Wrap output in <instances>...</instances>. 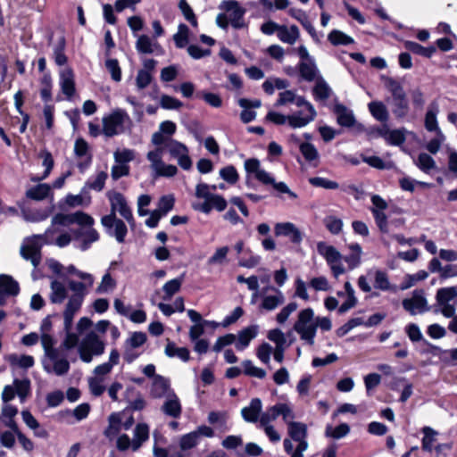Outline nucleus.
<instances>
[{"instance_id": "f257e3e1", "label": "nucleus", "mask_w": 457, "mask_h": 457, "mask_svg": "<svg viewBox=\"0 0 457 457\" xmlns=\"http://www.w3.org/2000/svg\"><path fill=\"white\" fill-rule=\"evenodd\" d=\"M68 287L72 291L62 313L63 329L66 337L62 343V347L66 350L74 348L79 343V337L71 332L75 314L80 310L85 298V285L75 280H69Z\"/></svg>"}, {"instance_id": "f03ea898", "label": "nucleus", "mask_w": 457, "mask_h": 457, "mask_svg": "<svg viewBox=\"0 0 457 457\" xmlns=\"http://www.w3.org/2000/svg\"><path fill=\"white\" fill-rule=\"evenodd\" d=\"M348 249L351 253L343 257L333 245H328L325 242L317 244L318 253L325 258L335 278H338L345 272L343 260L347 263L349 270L357 268L361 262L362 250L361 245L358 243L350 244Z\"/></svg>"}, {"instance_id": "7ed1b4c3", "label": "nucleus", "mask_w": 457, "mask_h": 457, "mask_svg": "<svg viewBox=\"0 0 457 457\" xmlns=\"http://www.w3.org/2000/svg\"><path fill=\"white\" fill-rule=\"evenodd\" d=\"M283 420L287 424L288 437L283 441L284 450L290 457H303V453L308 449L307 426L302 422H295V415L292 408L284 411Z\"/></svg>"}, {"instance_id": "20e7f679", "label": "nucleus", "mask_w": 457, "mask_h": 457, "mask_svg": "<svg viewBox=\"0 0 457 457\" xmlns=\"http://www.w3.org/2000/svg\"><path fill=\"white\" fill-rule=\"evenodd\" d=\"M216 191V185H208L206 183H199L195 187V196L204 199L203 203L193 204V208L203 213L208 214L212 209L222 212L227 207V201L220 195L212 194Z\"/></svg>"}, {"instance_id": "39448f33", "label": "nucleus", "mask_w": 457, "mask_h": 457, "mask_svg": "<svg viewBox=\"0 0 457 457\" xmlns=\"http://www.w3.org/2000/svg\"><path fill=\"white\" fill-rule=\"evenodd\" d=\"M245 170L247 173L253 174L255 179L263 185H270L279 193L287 194L291 198L295 199L297 195L291 191L284 182H276L275 179L261 168L260 161L256 158L247 159L245 162Z\"/></svg>"}, {"instance_id": "423d86ee", "label": "nucleus", "mask_w": 457, "mask_h": 457, "mask_svg": "<svg viewBox=\"0 0 457 457\" xmlns=\"http://www.w3.org/2000/svg\"><path fill=\"white\" fill-rule=\"evenodd\" d=\"M102 122L103 134L106 137H112L125 133L126 129H129L132 123L128 112L120 108L113 110L110 114L104 116Z\"/></svg>"}, {"instance_id": "0eeeda50", "label": "nucleus", "mask_w": 457, "mask_h": 457, "mask_svg": "<svg viewBox=\"0 0 457 457\" xmlns=\"http://www.w3.org/2000/svg\"><path fill=\"white\" fill-rule=\"evenodd\" d=\"M294 330L308 345H314L316 336L315 316L312 308H306L299 312L297 320L294 324Z\"/></svg>"}, {"instance_id": "6e6552de", "label": "nucleus", "mask_w": 457, "mask_h": 457, "mask_svg": "<svg viewBox=\"0 0 457 457\" xmlns=\"http://www.w3.org/2000/svg\"><path fill=\"white\" fill-rule=\"evenodd\" d=\"M288 409V404L285 403H278L274 406L268 409L261 416L260 428L264 429L266 436L271 442H278L280 440V435L277 432L270 422L275 420L278 417L283 418L284 411Z\"/></svg>"}, {"instance_id": "1a4fd4ad", "label": "nucleus", "mask_w": 457, "mask_h": 457, "mask_svg": "<svg viewBox=\"0 0 457 457\" xmlns=\"http://www.w3.org/2000/svg\"><path fill=\"white\" fill-rule=\"evenodd\" d=\"M104 343L93 331L86 335L79 346V354L84 362L89 363L94 356H99L104 352Z\"/></svg>"}, {"instance_id": "9d476101", "label": "nucleus", "mask_w": 457, "mask_h": 457, "mask_svg": "<svg viewBox=\"0 0 457 457\" xmlns=\"http://www.w3.org/2000/svg\"><path fill=\"white\" fill-rule=\"evenodd\" d=\"M163 148L149 151L146 158L154 177L172 178L178 173V168L173 164H166L162 161Z\"/></svg>"}, {"instance_id": "9b49d317", "label": "nucleus", "mask_w": 457, "mask_h": 457, "mask_svg": "<svg viewBox=\"0 0 457 457\" xmlns=\"http://www.w3.org/2000/svg\"><path fill=\"white\" fill-rule=\"evenodd\" d=\"M163 153L166 151L170 158L177 160L178 164L185 170L192 167V160L189 157V151L186 145L172 139L162 144Z\"/></svg>"}, {"instance_id": "f8f14e48", "label": "nucleus", "mask_w": 457, "mask_h": 457, "mask_svg": "<svg viewBox=\"0 0 457 457\" xmlns=\"http://www.w3.org/2000/svg\"><path fill=\"white\" fill-rule=\"evenodd\" d=\"M300 108L297 112L289 114V126L292 129H300L313 121L317 116L314 106L304 100V104L297 105Z\"/></svg>"}, {"instance_id": "ddd939ff", "label": "nucleus", "mask_w": 457, "mask_h": 457, "mask_svg": "<svg viewBox=\"0 0 457 457\" xmlns=\"http://www.w3.org/2000/svg\"><path fill=\"white\" fill-rule=\"evenodd\" d=\"M107 196L111 204V213L109 215L116 216V212H119L129 226L134 228L135 220L123 195L119 192H109Z\"/></svg>"}, {"instance_id": "4468645a", "label": "nucleus", "mask_w": 457, "mask_h": 457, "mask_svg": "<svg viewBox=\"0 0 457 457\" xmlns=\"http://www.w3.org/2000/svg\"><path fill=\"white\" fill-rule=\"evenodd\" d=\"M220 9L228 12L230 24L234 29H242L245 26L244 15L245 10L239 5L236 0H225L220 4Z\"/></svg>"}, {"instance_id": "2eb2a0df", "label": "nucleus", "mask_w": 457, "mask_h": 457, "mask_svg": "<svg viewBox=\"0 0 457 457\" xmlns=\"http://www.w3.org/2000/svg\"><path fill=\"white\" fill-rule=\"evenodd\" d=\"M403 307L411 315L423 313L429 311L428 301L425 297V292L422 289H416L412 292L411 298L403 300Z\"/></svg>"}, {"instance_id": "dca6fc26", "label": "nucleus", "mask_w": 457, "mask_h": 457, "mask_svg": "<svg viewBox=\"0 0 457 457\" xmlns=\"http://www.w3.org/2000/svg\"><path fill=\"white\" fill-rule=\"evenodd\" d=\"M101 224L107 229V233L113 236L119 243L125 241L128 228L123 220L113 215H104L101 219Z\"/></svg>"}, {"instance_id": "f3484780", "label": "nucleus", "mask_w": 457, "mask_h": 457, "mask_svg": "<svg viewBox=\"0 0 457 457\" xmlns=\"http://www.w3.org/2000/svg\"><path fill=\"white\" fill-rule=\"evenodd\" d=\"M29 392L30 381L29 379H14L12 385L4 386L2 400H12L14 397L24 400L29 396Z\"/></svg>"}, {"instance_id": "a211bd4d", "label": "nucleus", "mask_w": 457, "mask_h": 457, "mask_svg": "<svg viewBox=\"0 0 457 457\" xmlns=\"http://www.w3.org/2000/svg\"><path fill=\"white\" fill-rule=\"evenodd\" d=\"M262 295V301L260 304V308L268 312L277 309L285 302V296L282 291L274 287L263 288Z\"/></svg>"}, {"instance_id": "6ab92c4d", "label": "nucleus", "mask_w": 457, "mask_h": 457, "mask_svg": "<svg viewBox=\"0 0 457 457\" xmlns=\"http://www.w3.org/2000/svg\"><path fill=\"white\" fill-rule=\"evenodd\" d=\"M177 129L176 124L171 120H165L160 123L159 130L152 135L151 142L156 148H162V144L172 140V135Z\"/></svg>"}, {"instance_id": "aec40b11", "label": "nucleus", "mask_w": 457, "mask_h": 457, "mask_svg": "<svg viewBox=\"0 0 457 457\" xmlns=\"http://www.w3.org/2000/svg\"><path fill=\"white\" fill-rule=\"evenodd\" d=\"M34 238L28 239L21 246V255L23 259L29 261L32 265L37 268L41 262V245Z\"/></svg>"}, {"instance_id": "412c9836", "label": "nucleus", "mask_w": 457, "mask_h": 457, "mask_svg": "<svg viewBox=\"0 0 457 457\" xmlns=\"http://www.w3.org/2000/svg\"><path fill=\"white\" fill-rule=\"evenodd\" d=\"M152 393L156 398H164V400H177V397L170 388V381L157 375L154 378Z\"/></svg>"}, {"instance_id": "4be33fe9", "label": "nucleus", "mask_w": 457, "mask_h": 457, "mask_svg": "<svg viewBox=\"0 0 457 457\" xmlns=\"http://www.w3.org/2000/svg\"><path fill=\"white\" fill-rule=\"evenodd\" d=\"M274 233L277 237H287L294 244H300L303 240V234L292 222H278L274 227Z\"/></svg>"}, {"instance_id": "5701e85b", "label": "nucleus", "mask_w": 457, "mask_h": 457, "mask_svg": "<svg viewBox=\"0 0 457 457\" xmlns=\"http://www.w3.org/2000/svg\"><path fill=\"white\" fill-rule=\"evenodd\" d=\"M74 154L76 157H85V160L78 161L77 163L78 169L83 173L92 163V154L85 139L78 138L75 141Z\"/></svg>"}, {"instance_id": "b1692460", "label": "nucleus", "mask_w": 457, "mask_h": 457, "mask_svg": "<svg viewBox=\"0 0 457 457\" xmlns=\"http://www.w3.org/2000/svg\"><path fill=\"white\" fill-rule=\"evenodd\" d=\"M240 107L244 110L240 113V119L244 123H249L255 120L256 112L252 108H259L262 105V102L259 99L249 100L246 98H240L237 101Z\"/></svg>"}, {"instance_id": "393cba45", "label": "nucleus", "mask_w": 457, "mask_h": 457, "mask_svg": "<svg viewBox=\"0 0 457 457\" xmlns=\"http://www.w3.org/2000/svg\"><path fill=\"white\" fill-rule=\"evenodd\" d=\"M385 88L391 94L392 101L403 97L406 95L403 84L397 79L386 75L381 76Z\"/></svg>"}, {"instance_id": "a878e982", "label": "nucleus", "mask_w": 457, "mask_h": 457, "mask_svg": "<svg viewBox=\"0 0 457 457\" xmlns=\"http://www.w3.org/2000/svg\"><path fill=\"white\" fill-rule=\"evenodd\" d=\"M259 327L257 325L249 326L238 333V340L236 343V348L239 351L246 348L251 340L255 338L258 334Z\"/></svg>"}, {"instance_id": "bb28decb", "label": "nucleus", "mask_w": 457, "mask_h": 457, "mask_svg": "<svg viewBox=\"0 0 457 457\" xmlns=\"http://www.w3.org/2000/svg\"><path fill=\"white\" fill-rule=\"evenodd\" d=\"M242 417L246 422H260L262 412V402H251L250 405L241 411Z\"/></svg>"}, {"instance_id": "cd10ccee", "label": "nucleus", "mask_w": 457, "mask_h": 457, "mask_svg": "<svg viewBox=\"0 0 457 457\" xmlns=\"http://www.w3.org/2000/svg\"><path fill=\"white\" fill-rule=\"evenodd\" d=\"M18 410L16 407L10 404H4L2 408V414L0 417V425H4V427L17 430L18 425L14 420V417L17 415Z\"/></svg>"}, {"instance_id": "c85d7f7f", "label": "nucleus", "mask_w": 457, "mask_h": 457, "mask_svg": "<svg viewBox=\"0 0 457 457\" xmlns=\"http://www.w3.org/2000/svg\"><path fill=\"white\" fill-rule=\"evenodd\" d=\"M60 85L62 93L68 97H71L75 93L74 75L71 70L65 69L60 75Z\"/></svg>"}, {"instance_id": "c756f323", "label": "nucleus", "mask_w": 457, "mask_h": 457, "mask_svg": "<svg viewBox=\"0 0 457 457\" xmlns=\"http://www.w3.org/2000/svg\"><path fill=\"white\" fill-rule=\"evenodd\" d=\"M300 37V31L296 25L287 27L281 25L278 32V37L283 43L294 45Z\"/></svg>"}, {"instance_id": "7c9ffc66", "label": "nucleus", "mask_w": 457, "mask_h": 457, "mask_svg": "<svg viewBox=\"0 0 457 457\" xmlns=\"http://www.w3.org/2000/svg\"><path fill=\"white\" fill-rule=\"evenodd\" d=\"M334 112L337 115V123L343 127H352L355 122L353 112L343 104H336Z\"/></svg>"}, {"instance_id": "2f4dec72", "label": "nucleus", "mask_w": 457, "mask_h": 457, "mask_svg": "<svg viewBox=\"0 0 457 457\" xmlns=\"http://www.w3.org/2000/svg\"><path fill=\"white\" fill-rule=\"evenodd\" d=\"M136 49L141 54H153L156 50H162L161 46L153 41L148 36L141 35L136 42Z\"/></svg>"}, {"instance_id": "473e14b6", "label": "nucleus", "mask_w": 457, "mask_h": 457, "mask_svg": "<svg viewBox=\"0 0 457 457\" xmlns=\"http://www.w3.org/2000/svg\"><path fill=\"white\" fill-rule=\"evenodd\" d=\"M65 202L68 206L72 208L83 205L87 206L91 203V196L87 191V187H84L79 195H68Z\"/></svg>"}, {"instance_id": "72a5a7b5", "label": "nucleus", "mask_w": 457, "mask_h": 457, "mask_svg": "<svg viewBox=\"0 0 457 457\" xmlns=\"http://www.w3.org/2000/svg\"><path fill=\"white\" fill-rule=\"evenodd\" d=\"M50 301L53 303H62L67 297V288L63 283L54 279L50 285Z\"/></svg>"}, {"instance_id": "f704fd0d", "label": "nucleus", "mask_w": 457, "mask_h": 457, "mask_svg": "<svg viewBox=\"0 0 457 457\" xmlns=\"http://www.w3.org/2000/svg\"><path fill=\"white\" fill-rule=\"evenodd\" d=\"M368 108L371 115L378 121L386 122L389 113L386 104L381 101H372L369 103Z\"/></svg>"}, {"instance_id": "c9c22d12", "label": "nucleus", "mask_w": 457, "mask_h": 457, "mask_svg": "<svg viewBox=\"0 0 457 457\" xmlns=\"http://www.w3.org/2000/svg\"><path fill=\"white\" fill-rule=\"evenodd\" d=\"M299 150L306 162L312 163L314 167L318 165L320 154L312 144L307 142L300 143Z\"/></svg>"}, {"instance_id": "e433bc0d", "label": "nucleus", "mask_w": 457, "mask_h": 457, "mask_svg": "<svg viewBox=\"0 0 457 457\" xmlns=\"http://www.w3.org/2000/svg\"><path fill=\"white\" fill-rule=\"evenodd\" d=\"M0 291L5 295H17L20 292L19 283L9 275H0Z\"/></svg>"}, {"instance_id": "4c0bfd02", "label": "nucleus", "mask_w": 457, "mask_h": 457, "mask_svg": "<svg viewBox=\"0 0 457 457\" xmlns=\"http://www.w3.org/2000/svg\"><path fill=\"white\" fill-rule=\"evenodd\" d=\"M288 13L303 25V27L308 31L312 38H316L317 34L315 28L312 26V22L309 21L306 13L303 11L301 9L291 8L288 11Z\"/></svg>"}, {"instance_id": "58836bf2", "label": "nucleus", "mask_w": 457, "mask_h": 457, "mask_svg": "<svg viewBox=\"0 0 457 457\" xmlns=\"http://www.w3.org/2000/svg\"><path fill=\"white\" fill-rule=\"evenodd\" d=\"M438 105L436 103H432L425 115V128L428 131L438 132L441 130L438 127L436 115L438 113Z\"/></svg>"}, {"instance_id": "ea45409f", "label": "nucleus", "mask_w": 457, "mask_h": 457, "mask_svg": "<svg viewBox=\"0 0 457 457\" xmlns=\"http://www.w3.org/2000/svg\"><path fill=\"white\" fill-rule=\"evenodd\" d=\"M305 98L302 96H297L292 90H285L278 94V98L275 104V106H282L290 103L295 104V105H301L304 104Z\"/></svg>"}, {"instance_id": "a19ab883", "label": "nucleus", "mask_w": 457, "mask_h": 457, "mask_svg": "<svg viewBox=\"0 0 457 457\" xmlns=\"http://www.w3.org/2000/svg\"><path fill=\"white\" fill-rule=\"evenodd\" d=\"M71 224H73V213H57L52 218L51 227L46 230L45 236L49 237L50 235L54 234L56 232V229L54 228L56 225L67 227Z\"/></svg>"}, {"instance_id": "79ce46f5", "label": "nucleus", "mask_w": 457, "mask_h": 457, "mask_svg": "<svg viewBox=\"0 0 457 457\" xmlns=\"http://www.w3.org/2000/svg\"><path fill=\"white\" fill-rule=\"evenodd\" d=\"M410 111V104L407 96L392 101V112L398 120L404 119Z\"/></svg>"}, {"instance_id": "37998d69", "label": "nucleus", "mask_w": 457, "mask_h": 457, "mask_svg": "<svg viewBox=\"0 0 457 457\" xmlns=\"http://www.w3.org/2000/svg\"><path fill=\"white\" fill-rule=\"evenodd\" d=\"M312 92L314 98L317 101H326L331 95V88L322 78H319L312 89Z\"/></svg>"}, {"instance_id": "c03bdc74", "label": "nucleus", "mask_w": 457, "mask_h": 457, "mask_svg": "<svg viewBox=\"0 0 457 457\" xmlns=\"http://www.w3.org/2000/svg\"><path fill=\"white\" fill-rule=\"evenodd\" d=\"M183 281L184 275H181L179 278H173L166 282L162 287V291L164 293L162 298L164 300H170L176 293H178L180 290Z\"/></svg>"}, {"instance_id": "a18cd8bd", "label": "nucleus", "mask_w": 457, "mask_h": 457, "mask_svg": "<svg viewBox=\"0 0 457 457\" xmlns=\"http://www.w3.org/2000/svg\"><path fill=\"white\" fill-rule=\"evenodd\" d=\"M51 191V187L47 184H38L27 190L26 196L29 199L41 201L47 197Z\"/></svg>"}, {"instance_id": "49530a36", "label": "nucleus", "mask_w": 457, "mask_h": 457, "mask_svg": "<svg viewBox=\"0 0 457 457\" xmlns=\"http://www.w3.org/2000/svg\"><path fill=\"white\" fill-rule=\"evenodd\" d=\"M299 72L301 77L306 81H312L317 75V68L313 60L308 62H300Z\"/></svg>"}, {"instance_id": "de8ad7c7", "label": "nucleus", "mask_w": 457, "mask_h": 457, "mask_svg": "<svg viewBox=\"0 0 457 457\" xmlns=\"http://www.w3.org/2000/svg\"><path fill=\"white\" fill-rule=\"evenodd\" d=\"M165 354L170 357H178L183 361L189 360V351L186 347H177L173 342L169 341L165 347Z\"/></svg>"}, {"instance_id": "09e8293b", "label": "nucleus", "mask_w": 457, "mask_h": 457, "mask_svg": "<svg viewBox=\"0 0 457 457\" xmlns=\"http://www.w3.org/2000/svg\"><path fill=\"white\" fill-rule=\"evenodd\" d=\"M404 46L409 51L412 52L413 54L430 58L436 51L435 46H428L424 47L421 45L413 42V41H406L404 43Z\"/></svg>"}, {"instance_id": "8fccbe9b", "label": "nucleus", "mask_w": 457, "mask_h": 457, "mask_svg": "<svg viewBox=\"0 0 457 457\" xmlns=\"http://www.w3.org/2000/svg\"><path fill=\"white\" fill-rule=\"evenodd\" d=\"M457 296V287H442L437 290L436 299L437 304H447Z\"/></svg>"}, {"instance_id": "3c124183", "label": "nucleus", "mask_w": 457, "mask_h": 457, "mask_svg": "<svg viewBox=\"0 0 457 457\" xmlns=\"http://www.w3.org/2000/svg\"><path fill=\"white\" fill-rule=\"evenodd\" d=\"M422 433L424 434L422 438V449L430 453L432 452L433 444L436 442L438 433L430 427H424Z\"/></svg>"}, {"instance_id": "603ef678", "label": "nucleus", "mask_w": 457, "mask_h": 457, "mask_svg": "<svg viewBox=\"0 0 457 457\" xmlns=\"http://www.w3.org/2000/svg\"><path fill=\"white\" fill-rule=\"evenodd\" d=\"M8 361L11 365L22 369H29L34 365V359L30 355L10 354Z\"/></svg>"}, {"instance_id": "864d4df0", "label": "nucleus", "mask_w": 457, "mask_h": 457, "mask_svg": "<svg viewBox=\"0 0 457 457\" xmlns=\"http://www.w3.org/2000/svg\"><path fill=\"white\" fill-rule=\"evenodd\" d=\"M415 164L426 173H429L431 170L436 168L435 160L428 154L421 153L419 154L418 159L415 161Z\"/></svg>"}, {"instance_id": "5fc2aeb1", "label": "nucleus", "mask_w": 457, "mask_h": 457, "mask_svg": "<svg viewBox=\"0 0 457 457\" xmlns=\"http://www.w3.org/2000/svg\"><path fill=\"white\" fill-rule=\"evenodd\" d=\"M53 362L54 372L58 376L66 374L70 370V363L66 358H59L58 353L48 357Z\"/></svg>"}, {"instance_id": "6e6d98bb", "label": "nucleus", "mask_w": 457, "mask_h": 457, "mask_svg": "<svg viewBox=\"0 0 457 457\" xmlns=\"http://www.w3.org/2000/svg\"><path fill=\"white\" fill-rule=\"evenodd\" d=\"M374 287L382 291L393 289L391 287L387 274L380 270L374 272Z\"/></svg>"}, {"instance_id": "4d7b16f0", "label": "nucleus", "mask_w": 457, "mask_h": 457, "mask_svg": "<svg viewBox=\"0 0 457 457\" xmlns=\"http://www.w3.org/2000/svg\"><path fill=\"white\" fill-rule=\"evenodd\" d=\"M189 29L181 23L178 27V32L173 36V40L178 48H183L188 42Z\"/></svg>"}, {"instance_id": "13d9d810", "label": "nucleus", "mask_w": 457, "mask_h": 457, "mask_svg": "<svg viewBox=\"0 0 457 457\" xmlns=\"http://www.w3.org/2000/svg\"><path fill=\"white\" fill-rule=\"evenodd\" d=\"M328 40L334 46H347L353 43V39L340 30L334 29L328 34Z\"/></svg>"}, {"instance_id": "bf43d9fd", "label": "nucleus", "mask_w": 457, "mask_h": 457, "mask_svg": "<svg viewBox=\"0 0 457 457\" xmlns=\"http://www.w3.org/2000/svg\"><path fill=\"white\" fill-rule=\"evenodd\" d=\"M406 129H389L387 133V137L386 141L393 145H400L404 143Z\"/></svg>"}, {"instance_id": "052dcab7", "label": "nucleus", "mask_w": 457, "mask_h": 457, "mask_svg": "<svg viewBox=\"0 0 457 457\" xmlns=\"http://www.w3.org/2000/svg\"><path fill=\"white\" fill-rule=\"evenodd\" d=\"M350 432V427L346 423H342L336 428H332L331 426H328L326 428V436L333 437L335 439H340L345 436H347Z\"/></svg>"}, {"instance_id": "680f3d73", "label": "nucleus", "mask_w": 457, "mask_h": 457, "mask_svg": "<svg viewBox=\"0 0 457 457\" xmlns=\"http://www.w3.org/2000/svg\"><path fill=\"white\" fill-rule=\"evenodd\" d=\"M159 104L165 110H178L183 106L181 101L168 95L161 96Z\"/></svg>"}, {"instance_id": "e2e57ef3", "label": "nucleus", "mask_w": 457, "mask_h": 457, "mask_svg": "<svg viewBox=\"0 0 457 457\" xmlns=\"http://www.w3.org/2000/svg\"><path fill=\"white\" fill-rule=\"evenodd\" d=\"M108 178V174L105 171H100L97 173L96 179L94 180H88L85 187H87V191L89 189L101 191L105 184V180Z\"/></svg>"}, {"instance_id": "0e129e2a", "label": "nucleus", "mask_w": 457, "mask_h": 457, "mask_svg": "<svg viewBox=\"0 0 457 457\" xmlns=\"http://www.w3.org/2000/svg\"><path fill=\"white\" fill-rule=\"evenodd\" d=\"M244 372L245 375L254 377L258 378H263L266 376V371L263 369L255 367L253 362L249 360H245L242 362Z\"/></svg>"}, {"instance_id": "69168bd1", "label": "nucleus", "mask_w": 457, "mask_h": 457, "mask_svg": "<svg viewBox=\"0 0 457 457\" xmlns=\"http://www.w3.org/2000/svg\"><path fill=\"white\" fill-rule=\"evenodd\" d=\"M220 176L229 184H236L239 179L238 173L233 165L226 166L220 170Z\"/></svg>"}, {"instance_id": "338daca9", "label": "nucleus", "mask_w": 457, "mask_h": 457, "mask_svg": "<svg viewBox=\"0 0 457 457\" xmlns=\"http://www.w3.org/2000/svg\"><path fill=\"white\" fill-rule=\"evenodd\" d=\"M199 440L196 434L192 431L181 436L179 440V447L182 451H187L196 446Z\"/></svg>"}, {"instance_id": "774afa93", "label": "nucleus", "mask_w": 457, "mask_h": 457, "mask_svg": "<svg viewBox=\"0 0 457 457\" xmlns=\"http://www.w3.org/2000/svg\"><path fill=\"white\" fill-rule=\"evenodd\" d=\"M174 202L175 199L173 195H163L159 200L158 209H156V211L160 212L161 215L165 216L170 210L173 209Z\"/></svg>"}]
</instances>
